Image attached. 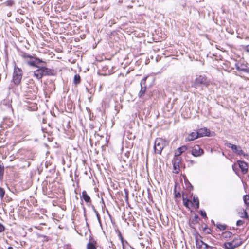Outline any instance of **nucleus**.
Returning <instances> with one entry per match:
<instances>
[{
  "label": "nucleus",
  "mask_w": 249,
  "mask_h": 249,
  "mask_svg": "<svg viewBox=\"0 0 249 249\" xmlns=\"http://www.w3.org/2000/svg\"><path fill=\"white\" fill-rule=\"evenodd\" d=\"M36 68L37 69L34 71V76L37 79H41L44 76L53 75V71L48 68L39 66Z\"/></svg>",
  "instance_id": "f257e3e1"
},
{
  "label": "nucleus",
  "mask_w": 249,
  "mask_h": 249,
  "mask_svg": "<svg viewBox=\"0 0 249 249\" xmlns=\"http://www.w3.org/2000/svg\"><path fill=\"white\" fill-rule=\"evenodd\" d=\"M168 144L167 141L165 140L158 138L155 141L154 149L156 153L161 154L163 148Z\"/></svg>",
  "instance_id": "f03ea898"
},
{
  "label": "nucleus",
  "mask_w": 249,
  "mask_h": 249,
  "mask_svg": "<svg viewBox=\"0 0 249 249\" xmlns=\"http://www.w3.org/2000/svg\"><path fill=\"white\" fill-rule=\"evenodd\" d=\"M210 84V81L205 75H199L197 76L194 82V87L197 88L200 86L208 87Z\"/></svg>",
  "instance_id": "7ed1b4c3"
},
{
  "label": "nucleus",
  "mask_w": 249,
  "mask_h": 249,
  "mask_svg": "<svg viewBox=\"0 0 249 249\" xmlns=\"http://www.w3.org/2000/svg\"><path fill=\"white\" fill-rule=\"evenodd\" d=\"M225 145L229 148H231L232 151L236 155L239 156H243L244 157H247V154H246L242 150L240 146H237L236 145L231 144V143H226Z\"/></svg>",
  "instance_id": "20e7f679"
},
{
  "label": "nucleus",
  "mask_w": 249,
  "mask_h": 249,
  "mask_svg": "<svg viewBox=\"0 0 249 249\" xmlns=\"http://www.w3.org/2000/svg\"><path fill=\"white\" fill-rule=\"evenodd\" d=\"M22 73L20 69L18 68H15L13 73V82L16 85H18L22 78Z\"/></svg>",
  "instance_id": "39448f33"
},
{
  "label": "nucleus",
  "mask_w": 249,
  "mask_h": 249,
  "mask_svg": "<svg viewBox=\"0 0 249 249\" xmlns=\"http://www.w3.org/2000/svg\"><path fill=\"white\" fill-rule=\"evenodd\" d=\"M196 245L198 249H213V247L204 243L201 240L199 239L198 237H196Z\"/></svg>",
  "instance_id": "423d86ee"
},
{
  "label": "nucleus",
  "mask_w": 249,
  "mask_h": 249,
  "mask_svg": "<svg viewBox=\"0 0 249 249\" xmlns=\"http://www.w3.org/2000/svg\"><path fill=\"white\" fill-rule=\"evenodd\" d=\"M147 78V77H144L141 81L140 85L141 89L138 93V96L139 98H142L145 94L146 87L145 86H143V85H145Z\"/></svg>",
  "instance_id": "0eeeda50"
},
{
  "label": "nucleus",
  "mask_w": 249,
  "mask_h": 249,
  "mask_svg": "<svg viewBox=\"0 0 249 249\" xmlns=\"http://www.w3.org/2000/svg\"><path fill=\"white\" fill-rule=\"evenodd\" d=\"M191 153L195 157H199L204 153V151L198 145H196L193 148Z\"/></svg>",
  "instance_id": "6e6552de"
},
{
  "label": "nucleus",
  "mask_w": 249,
  "mask_h": 249,
  "mask_svg": "<svg viewBox=\"0 0 249 249\" xmlns=\"http://www.w3.org/2000/svg\"><path fill=\"white\" fill-rule=\"evenodd\" d=\"M237 163L243 174H245L248 172V164L245 161L238 160Z\"/></svg>",
  "instance_id": "1a4fd4ad"
},
{
  "label": "nucleus",
  "mask_w": 249,
  "mask_h": 249,
  "mask_svg": "<svg viewBox=\"0 0 249 249\" xmlns=\"http://www.w3.org/2000/svg\"><path fill=\"white\" fill-rule=\"evenodd\" d=\"M27 62L30 66L37 67H38L41 63L43 62V61L40 59L36 58L33 60L27 61Z\"/></svg>",
  "instance_id": "9d476101"
},
{
  "label": "nucleus",
  "mask_w": 249,
  "mask_h": 249,
  "mask_svg": "<svg viewBox=\"0 0 249 249\" xmlns=\"http://www.w3.org/2000/svg\"><path fill=\"white\" fill-rule=\"evenodd\" d=\"M236 69L238 71H242L246 73H249V68L244 64L241 63L240 65H235Z\"/></svg>",
  "instance_id": "9b49d317"
},
{
  "label": "nucleus",
  "mask_w": 249,
  "mask_h": 249,
  "mask_svg": "<svg viewBox=\"0 0 249 249\" xmlns=\"http://www.w3.org/2000/svg\"><path fill=\"white\" fill-rule=\"evenodd\" d=\"M198 134V136L199 137H202L205 136H208L209 135V132L208 130L206 128H202L199 129L196 131Z\"/></svg>",
  "instance_id": "f8f14e48"
},
{
  "label": "nucleus",
  "mask_w": 249,
  "mask_h": 249,
  "mask_svg": "<svg viewBox=\"0 0 249 249\" xmlns=\"http://www.w3.org/2000/svg\"><path fill=\"white\" fill-rule=\"evenodd\" d=\"M199 138L198 134L196 132H193L190 133L187 138L185 139V141L187 142L193 141L197 138Z\"/></svg>",
  "instance_id": "ddd939ff"
},
{
  "label": "nucleus",
  "mask_w": 249,
  "mask_h": 249,
  "mask_svg": "<svg viewBox=\"0 0 249 249\" xmlns=\"http://www.w3.org/2000/svg\"><path fill=\"white\" fill-rule=\"evenodd\" d=\"M81 198L83 199L87 203H90L91 202L90 196L87 194L85 190L83 191Z\"/></svg>",
  "instance_id": "4468645a"
},
{
  "label": "nucleus",
  "mask_w": 249,
  "mask_h": 249,
  "mask_svg": "<svg viewBox=\"0 0 249 249\" xmlns=\"http://www.w3.org/2000/svg\"><path fill=\"white\" fill-rule=\"evenodd\" d=\"M231 242H232L234 245H235V248L240 246L243 243L242 239L238 236H237L236 237H235Z\"/></svg>",
  "instance_id": "2eb2a0df"
},
{
  "label": "nucleus",
  "mask_w": 249,
  "mask_h": 249,
  "mask_svg": "<svg viewBox=\"0 0 249 249\" xmlns=\"http://www.w3.org/2000/svg\"><path fill=\"white\" fill-rule=\"evenodd\" d=\"M224 246L226 249H234L236 248L232 242H226L224 243Z\"/></svg>",
  "instance_id": "dca6fc26"
},
{
  "label": "nucleus",
  "mask_w": 249,
  "mask_h": 249,
  "mask_svg": "<svg viewBox=\"0 0 249 249\" xmlns=\"http://www.w3.org/2000/svg\"><path fill=\"white\" fill-rule=\"evenodd\" d=\"M243 200L246 205V209L249 210V196L244 195L243 196Z\"/></svg>",
  "instance_id": "f3484780"
},
{
  "label": "nucleus",
  "mask_w": 249,
  "mask_h": 249,
  "mask_svg": "<svg viewBox=\"0 0 249 249\" xmlns=\"http://www.w3.org/2000/svg\"><path fill=\"white\" fill-rule=\"evenodd\" d=\"M81 78L79 74H75L74 76L73 83L75 84H78L80 83Z\"/></svg>",
  "instance_id": "a211bd4d"
},
{
  "label": "nucleus",
  "mask_w": 249,
  "mask_h": 249,
  "mask_svg": "<svg viewBox=\"0 0 249 249\" xmlns=\"http://www.w3.org/2000/svg\"><path fill=\"white\" fill-rule=\"evenodd\" d=\"M87 249H96V247L95 246V243L93 242H89L87 246Z\"/></svg>",
  "instance_id": "6ab92c4d"
},
{
  "label": "nucleus",
  "mask_w": 249,
  "mask_h": 249,
  "mask_svg": "<svg viewBox=\"0 0 249 249\" xmlns=\"http://www.w3.org/2000/svg\"><path fill=\"white\" fill-rule=\"evenodd\" d=\"M183 202L184 205L187 208H189V204L191 203V202L189 200V199L187 198H185L184 196H183Z\"/></svg>",
  "instance_id": "aec40b11"
},
{
  "label": "nucleus",
  "mask_w": 249,
  "mask_h": 249,
  "mask_svg": "<svg viewBox=\"0 0 249 249\" xmlns=\"http://www.w3.org/2000/svg\"><path fill=\"white\" fill-rule=\"evenodd\" d=\"M232 234V233L229 231H226L222 233V236L225 238H230Z\"/></svg>",
  "instance_id": "412c9836"
},
{
  "label": "nucleus",
  "mask_w": 249,
  "mask_h": 249,
  "mask_svg": "<svg viewBox=\"0 0 249 249\" xmlns=\"http://www.w3.org/2000/svg\"><path fill=\"white\" fill-rule=\"evenodd\" d=\"M187 149V148L185 146H183L180 147L178 149V151L179 152L178 155L181 154L182 152L185 151Z\"/></svg>",
  "instance_id": "4be33fe9"
},
{
  "label": "nucleus",
  "mask_w": 249,
  "mask_h": 249,
  "mask_svg": "<svg viewBox=\"0 0 249 249\" xmlns=\"http://www.w3.org/2000/svg\"><path fill=\"white\" fill-rule=\"evenodd\" d=\"M4 166L2 165H0V180L2 178L4 173Z\"/></svg>",
  "instance_id": "5701e85b"
},
{
  "label": "nucleus",
  "mask_w": 249,
  "mask_h": 249,
  "mask_svg": "<svg viewBox=\"0 0 249 249\" xmlns=\"http://www.w3.org/2000/svg\"><path fill=\"white\" fill-rule=\"evenodd\" d=\"M5 195V190L3 188L0 187V198L2 199Z\"/></svg>",
  "instance_id": "b1692460"
},
{
  "label": "nucleus",
  "mask_w": 249,
  "mask_h": 249,
  "mask_svg": "<svg viewBox=\"0 0 249 249\" xmlns=\"http://www.w3.org/2000/svg\"><path fill=\"white\" fill-rule=\"evenodd\" d=\"M193 202L196 205V209H198L199 208V200L198 198L194 197Z\"/></svg>",
  "instance_id": "393cba45"
},
{
  "label": "nucleus",
  "mask_w": 249,
  "mask_h": 249,
  "mask_svg": "<svg viewBox=\"0 0 249 249\" xmlns=\"http://www.w3.org/2000/svg\"><path fill=\"white\" fill-rule=\"evenodd\" d=\"M21 56L22 57H23V58H33V57L32 56V55H30L26 53H23L21 55Z\"/></svg>",
  "instance_id": "a878e982"
},
{
  "label": "nucleus",
  "mask_w": 249,
  "mask_h": 249,
  "mask_svg": "<svg viewBox=\"0 0 249 249\" xmlns=\"http://www.w3.org/2000/svg\"><path fill=\"white\" fill-rule=\"evenodd\" d=\"M217 228L220 230H225L226 228V226L225 225L218 224L217 225Z\"/></svg>",
  "instance_id": "bb28decb"
},
{
  "label": "nucleus",
  "mask_w": 249,
  "mask_h": 249,
  "mask_svg": "<svg viewBox=\"0 0 249 249\" xmlns=\"http://www.w3.org/2000/svg\"><path fill=\"white\" fill-rule=\"evenodd\" d=\"M14 4V1L12 0H9L6 2V4L7 6H11Z\"/></svg>",
  "instance_id": "cd10ccee"
},
{
  "label": "nucleus",
  "mask_w": 249,
  "mask_h": 249,
  "mask_svg": "<svg viewBox=\"0 0 249 249\" xmlns=\"http://www.w3.org/2000/svg\"><path fill=\"white\" fill-rule=\"evenodd\" d=\"M244 223V221L241 220H239L236 222V225L237 226H241L243 225Z\"/></svg>",
  "instance_id": "c85d7f7f"
},
{
  "label": "nucleus",
  "mask_w": 249,
  "mask_h": 249,
  "mask_svg": "<svg viewBox=\"0 0 249 249\" xmlns=\"http://www.w3.org/2000/svg\"><path fill=\"white\" fill-rule=\"evenodd\" d=\"M241 217L242 218H246V219H248L249 218V216L248 215V213H247V212H246V211H245L244 212V215H242L241 216Z\"/></svg>",
  "instance_id": "c756f323"
},
{
  "label": "nucleus",
  "mask_w": 249,
  "mask_h": 249,
  "mask_svg": "<svg viewBox=\"0 0 249 249\" xmlns=\"http://www.w3.org/2000/svg\"><path fill=\"white\" fill-rule=\"evenodd\" d=\"M175 196L176 197H181V194L179 192H176V190L175 189Z\"/></svg>",
  "instance_id": "7c9ffc66"
},
{
  "label": "nucleus",
  "mask_w": 249,
  "mask_h": 249,
  "mask_svg": "<svg viewBox=\"0 0 249 249\" xmlns=\"http://www.w3.org/2000/svg\"><path fill=\"white\" fill-rule=\"evenodd\" d=\"M4 230V226L2 224L0 223V232L3 231Z\"/></svg>",
  "instance_id": "2f4dec72"
},
{
  "label": "nucleus",
  "mask_w": 249,
  "mask_h": 249,
  "mask_svg": "<svg viewBox=\"0 0 249 249\" xmlns=\"http://www.w3.org/2000/svg\"><path fill=\"white\" fill-rule=\"evenodd\" d=\"M200 214H201V215L203 217H206V213L204 211H201L200 212Z\"/></svg>",
  "instance_id": "473e14b6"
},
{
  "label": "nucleus",
  "mask_w": 249,
  "mask_h": 249,
  "mask_svg": "<svg viewBox=\"0 0 249 249\" xmlns=\"http://www.w3.org/2000/svg\"><path fill=\"white\" fill-rule=\"evenodd\" d=\"M119 236L120 239L121 240V242L122 243H123V238L120 232H119Z\"/></svg>",
  "instance_id": "72a5a7b5"
},
{
  "label": "nucleus",
  "mask_w": 249,
  "mask_h": 249,
  "mask_svg": "<svg viewBox=\"0 0 249 249\" xmlns=\"http://www.w3.org/2000/svg\"><path fill=\"white\" fill-rule=\"evenodd\" d=\"M97 217L98 219L99 220L100 218H99V214L98 213H97Z\"/></svg>",
  "instance_id": "f704fd0d"
},
{
  "label": "nucleus",
  "mask_w": 249,
  "mask_h": 249,
  "mask_svg": "<svg viewBox=\"0 0 249 249\" xmlns=\"http://www.w3.org/2000/svg\"><path fill=\"white\" fill-rule=\"evenodd\" d=\"M7 249H13L12 247H9Z\"/></svg>",
  "instance_id": "c9c22d12"
},
{
  "label": "nucleus",
  "mask_w": 249,
  "mask_h": 249,
  "mask_svg": "<svg viewBox=\"0 0 249 249\" xmlns=\"http://www.w3.org/2000/svg\"><path fill=\"white\" fill-rule=\"evenodd\" d=\"M195 219H197L198 218V216H195Z\"/></svg>",
  "instance_id": "e433bc0d"
},
{
  "label": "nucleus",
  "mask_w": 249,
  "mask_h": 249,
  "mask_svg": "<svg viewBox=\"0 0 249 249\" xmlns=\"http://www.w3.org/2000/svg\"><path fill=\"white\" fill-rule=\"evenodd\" d=\"M232 168H233V170H234V168L233 166H232Z\"/></svg>",
  "instance_id": "4c0bfd02"
}]
</instances>
